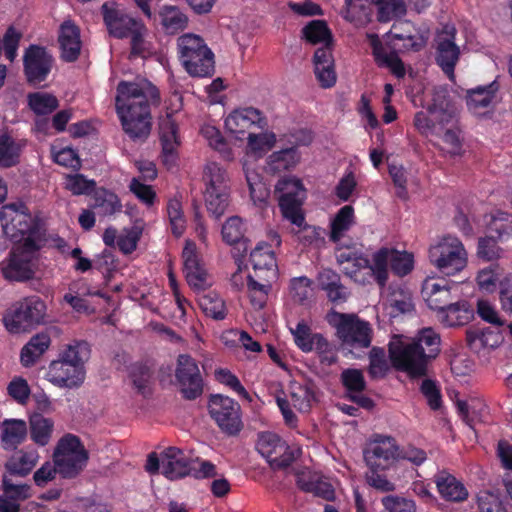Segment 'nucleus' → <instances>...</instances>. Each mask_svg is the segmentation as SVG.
I'll return each mask as SVG.
<instances>
[{"instance_id":"obj_45","label":"nucleus","mask_w":512,"mask_h":512,"mask_svg":"<svg viewBox=\"0 0 512 512\" xmlns=\"http://www.w3.org/2000/svg\"><path fill=\"white\" fill-rule=\"evenodd\" d=\"M243 428L240 404L226 396V436H238Z\"/></svg>"},{"instance_id":"obj_31","label":"nucleus","mask_w":512,"mask_h":512,"mask_svg":"<svg viewBox=\"0 0 512 512\" xmlns=\"http://www.w3.org/2000/svg\"><path fill=\"white\" fill-rule=\"evenodd\" d=\"M38 459L36 450H21L11 456L5 467L10 475L25 476L34 468Z\"/></svg>"},{"instance_id":"obj_11","label":"nucleus","mask_w":512,"mask_h":512,"mask_svg":"<svg viewBox=\"0 0 512 512\" xmlns=\"http://www.w3.org/2000/svg\"><path fill=\"white\" fill-rule=\"evenodd\" d=\"M364 460L369 469H390L399 460V446L391 436L376 435L364 449Z\"/></svg>"},{"instance_id":"obj_36","label":"nucleus","mask_w":512,"mask_h":512,"mask_svg":"<svg viewBox=\"0 0 512 512\" xmlns=\"http://www.w3.org/2000/svg\"><path fill=\"white\" fill-rule=\"evenodd\" d=\"M178 47L181 63L186 62L191 67H194L192 57L202 54V50L209 48L200 36L191 33L184 34L178 39Z\"/></svg>"},{"instance_id":"obj_39","label":"nucleus","mask_w":512,"mask_h":512,"mask_svg":"<svg viewBox=\"0 0 512 512\" xmlns=\"http://www.w3.org/2000/svg\"><path fill=\"white\" fill-rule=\"evenodd\" d=\"M53 427V421L41 414H34L30 417V435L37 445L45 446L49 443Z\"/></svg>"},{"instance_id":"obj_47","label":"nucleus","mask_w":512,"mask_h":512,"mask_svg":"<svg viewBox=\"0 0 512 512\" xmlns=\"http://www.w3.org/2000/svg\"><path fill=\"white\" fill-rule=\"evenodd\" d=\"M376 4L378 8L377 20L382 23L403 17L407 12L404 0H377Z\"/></svg>"},{"instance_id":"obj_30","label":"nucleus","mask_w":512,"mask_h":512,"mask_svg":"<svg viewBox=\"0 0 512 512\" xmlns=\"http://www.w3.org/2000/svg\"><path fill=\"white\" fill-rule=\"evenodd\" d=\"M50 343V336L46 333L33 336L21 350L20 359L23 366H32L49 348Z\"/></svg>"},{"instance_id":"obj_22","label":"nucleus","mask_w":512,"mask_h":512,"mask_svg":"<svg viewBox=\"0 0 512 512\" xmlns=\"http://www.w3.org/2000/svg\"><path fill=\"white\" fill-rule=\"evenodd\" d=\"M244 224L242 219L233 216L226 219V244L232 246L231 255L234 263L241 268L243 258L248 251L247 239L244 238Z\"/></svg>"},{"instance_id":"obj_20","label":"nucleus","mask_w":512,"mask_h":512,"mask_svg":"<svg viewBox=\"0 0 512 512\" xmlns=\"http://www.w3.org/2000/svg\"><path fill=\"white\" fill-rule=\"evenodd\" d=\"M255 125L263 128L266 122L262 118L261 112L253 107L235 109L226 117V131L235 134L239 139H241L239 134L244 135Z\"/></svg>"},{"instance_id":"obj_44","label":"nucleus","mask_w":512,"mask_h":512,"mask_svg":"<svg viewBox=\"0 0 512 512\" xmlns=\"http://www.w3.org/2000/svg\"><path fill=\"white\" fill-rule=\"evenodd\" d=\"M302 197L303 196H277L283 216L298 227H301L305 221L301 213Z\"/></svg>"},{"instance_id":"obj_38","label":"nucleus","mask_w":512,"mask_h":512,"mask_svg":"<svg viewBox=\"0 0 512 512\" xmlns=\"http://www.w3.org/2000/svg\"><path fill=\"white\" fill-rule=\"evenodd\" d=\"M194 67L182 62L185 70L193 77H207L214 72V54L210 48L202 50V54L194 55L191 59Z\"/></svg>"},{"instance_id":"obj_63","label":"nucleus","mask_w":512,"mask_h":512,"mask_svg":"<svg viewBox=\"0 0 512 512\" xmlns=\"http://www.w3.org/2000/svg\"><path fill=\"white\" fill-rule=\"evenodd\" d=\"M274 193L275 196H303L304 188L299 179L286 177L277 182Z\"/></svg>"},{"instance_id":"obj_24","label":"nucleus","mask_w":512,"mask_h":512,"mask_svg":"<svg viewBox=\"0 0 512 512\" xmlns=\"http://www.w3.org/2000/svg\"><path fill=\"white\" fill-rule=\"evenodd\" d=\"M59 45L61 56L65 61H75L81 50L80 30L71 21H64L59 30Z\"/></svg>"},{"instance_id":"obj_50","label":"nucleus","mask_w":512,"mask_h":512,"mask_svg":"<svg viewBox=\"0 0 512 512\" xmlns=\"http://www.w3.org/2000/svg\"><path fill=\"white\" fill-rule=\"evenodd\" d=\"M13 476L8 473L3 477V498L16 503L30 496V486L21 481H14Z\"/></svg>"},{"instance_id":"obj_4","label":"nucleus","mask_w":512,"mask_h":512,"mask_svg":"<svg viewBox=\"0 0 512 512\" xmlns=\"http://www.w3.org/2000/svg\"><path fill=\"white\" fill-rule=\"evenodd\" d=\"M104 22L109 33L116 38L131 37L132 52L142 54L148 50L144 36L147 33L145 25L125 14L115 3H105L102 6Z\"/></svg>"},{"instance_id":"obj_60","label":"nucleus","mask_w":512,"mask_h":512,"mask_svg":"<svg viewBox=\"0 0 512 512\" xmlns=\"http://www.w3.org/2000/svg\"><path fill=\"white\" fill-rule=\"evenodd\" d=\"M245 177L249 187L250 196L256 202H264L268 193L265 184L258 172L244 166Z\"/></svg>"},{"instance_id":"obj_32","label":"nucleus","mask_w":512,"mask_h":512,"mask_svg":"<svg viewBox=\"0 0 512 512\" xmlns=\"http://www.w3.org/2000/svg\"><path fill=\"white\" fill-rule=\"evenodd\" d=\"M315 385L311 381L300 383L293 381L289 387V394L293 406L300 412H308L312 402L315 400Z\"/></svg>"},{"instance_id":"obj_61","label":"nucleus","mask_w":512,"mask_h":512,"mask_svg":"<svg viewBox=\"0 0 512 512\" xmlns=\"http://www.w3.org/2000/svg\"><path fill=\"white\" fill-rule=\"evenodd\" d=\"M246 278L248 290L250 292L251 302L253 303L254 306H257L258 308H263L266 302L268 291L271 288V281H264V283H261L255 280L254 277L251 275H248Z\"/></svg>"},{"instance_id":"obj_42","label":"nucleus","mask_w":512,"mask_h":512,"mask_svg":"<svg viewBox=\"0 0 512 512\" xmlns=\"http://www.w3.org/2000/svg\"><path fill=\"white\" fill-rule=\"evenodd\" d=\"M22 143L7 134H0V166L11 167L19 162Z\"/></svg>"},{"instance_id":"obj_35","label":"nucleus","mask_w":512,"mask_h":512,"mask_svg":"<svg viewBox=\"0 0 512 512\" xmlns=\"http://www.w3.org/2000/svg\"><path fill=\"white\" fill-rule=\"evenodd\" d=\"M373 55L379 66L387 67L397 77L405 76V67L396 51H387L380 42L373 44Z\"/></svg>"},{"instance_id":"obj_19","label":"nucleus","mask_w":512,"mask_h":512,"mask_svg":"<svg viewBox=\"0 0 512 512\" xmlns=\"http://www.w3.org/2000/svg\"><path fill=\"white\" fill-rule=\"evenodd\" d=\"M255 277L262 281H272L277 277L278 266L272 244L258 243L250 253Z\"/></svg>"},{"instance_id":"obj_34","label":"nucleus","mask_w":512,"mask_h":512,"mask_svg":"<svg viewBox=\"0 0 512 512\" xmlns=\"http://www.w3.org/2000/svg\"><path fill=\"white\" fill-rule=\"evenodd\" d=\"M300 155L295 147H289L273 152L267 160L268 170L272 173H279L290 170L299 162Z\"/></svg>"},{"instance_id":"obj_3","label":"nucleus","mask_w":512,"mask_h":512,"mask_svg":"<svg viewBox=\"0 0 512 512\" xmlns=\"http://www.w3.org/2000/svg\"><path fill=\"white\" fill-rule=\"evenodd\" d=\"M305 39L311 44L324 43L313 56L314 72L323 88H330L336 83L334 58L332 55V33L324 20H312L303 29Z\"/></svg>"},{"instance_id":"obj_25","label":"nucleus","mask_w":512,"mask_h":512,"mask_svg":"<svg viewBox=\"0 0 512 512\" xmlns=\"http://www.w3.org/2000/svg\"><path fill=\"white\" fill-rule=\"evenodd\" d=\"M434 482L443 499L450 502H463L468 498V490L464 484L446 470L434 476Z\"/></svg>"},{"instance_id":"obj_41","label":"nucleus","mask_w":512,"mask_h":512,"mask_svg":"<svg viewBox=\"0 0 512 512\" xmlns=\"http://www.w3.org/2000/svg\"><path fill=\"white\" fill-rule=\"evenodd\" d=\"M354 223V209L350 205L342 207L331 222L330 240L340 241Z\"/></svg>"},{"instance_id":"obj_56","label":"nucleus","mask_w":512,"mask_h":512,"mask_svg":"<svg viewBox=\"0 0 512 512\" xmlns=\"http://www.w3.org/2000/svg\"><path fill=\"white\" fill-rule=\"evenodd\" d=\"M266 459L273 468L283 469L294 462L295 456L286 442L282 441L272 450L271 457H266Z\"/></svg>"},{"instance_id":"obj_52","label":"nucleus","mask_w":512,"mask_h":512,"mask_svg":"<svg viewBox=\"0 0 512 512\" xmlns=\"http://www.w3.org/2000/svg\"><path fill=\"white\" fill-rule=\"evenodd\" d=\"M64 187L73 195H88L94 191L96 182L82 174H68L65 176Z\"/></svg>"},{"instance_id":"obj_49","label":"nucleus","mask_w":512,"mask_h":512,"mask_svg":"<svg viewBox=\"0 0 512 512\" xmlns=\"http://www.w3.org/2000/svg\"><path fill=\"white\" fill-rule=\"evenodd\" d=\"M487 229L489 235H494L495 239H501L503 236L509 235L512 232V214L497 211L491 215L487 222Z\"/></svg>"},{"instance_id":"obj_29","label":"nucleus","mask_w":512,"mask_h":512,"mask_svg":"<svg viewBox=\"0 0 512 512\" xmlns=\"http://www.w3.org/2000/svg\"><path fill=\"white\" fill-rule=\"evenodd\" d=\"M27 435L26 422L20 419H6L2 423L1 441L7 450L16 449Z\"/></svg>"},{"instance_id":"obj_26","label":"nucleus","mask_w":512,"mask_h":512,"mask_svg":"<svg viewBox=\"0 0 512 512\" xmlns=\"http://www.w3.org/2000/svg\"><path fill=\"white\" fill-rule=\"evenodd\" d=\"M421 295L429 308L437 311V314L445 309L451 302L450 287L446 284L439 283L433 278L424 280Z\"/></svg>"},{"instance_id":"obj_9","label":"nucleus","mask_w":512,"mask_h":512,"mask_svg":"<svg viewBox=\"0 0 512 512\" xmlns=\"http://www.w3.org/2000/svg\"><path fill=\"white\" fill-rule=\"evenodd\" d=\"M46 315V304L38 296L26 297L18 302L4 317L5 328L10 333H21L41 324Z\"/></svg>"},{"instance_id":"obj_64","label":"nucleus","mask_w":512,"mask_h":512,"mask_svg":"<svg viewBox=\"0 0 512 512\" xmlns=\"http://www.w3.org/2000/svg\"><path fill=\"white\" fill-rule=\"evenodd\" d=\"M386 512H415V504L412 500L398 496H386L382 499Z\"/></svg>"},{"instance_id":"obj_6","label":"nucleus","mask_w":512,"mask_h":512,"mask_svg":"<svg viewBox=\"0 0 512 512\" xmlns=\"http://www.w3.org/2000/svg\"><path fill=\"white\" fill-rule=\"evenodd\" d=\"M0 223L3 233L11 241L18 244L35 241L37 224L24 204L4 205L0 209Z\"/></svg>"},{"instance_id":"obj_2","label":"nucleus","mask_w":512,"mask_h":512,"mask_svg":"<svg viewBox=\"0 0 512 512\" xmlns=\"http://www.w3.org/2000/svg\"><path fill=\"white\" fill-rule=\"evenodd\" d=\"M441 339L432 328L422 329L411 341L396 339L389 343V357L393 366L411 378L426 376L431 359L440 352Z\"/></svg>"},{"instance_id":"obj_18","label":"nucleus","mask_w":512,"mask_h":512,"mask_svg":"<svg viewBox=\"0 0 512 512\" xmlns=\"http://www.w3.org/2000/svg\"><path fill=\"white\" fill-rule=\"evenodd\" d=\"M159 129L162 143V161L167 169H172L177 165V147L180 144L178 126L172 114H167L160 120Z\"/></svg>"},{"instance_id":"obj_43","label":"nucleus","mask_w":512,"mask_h":512,"mask_svg":"<svg viewBox=\"0 0 512 512\" xmlns=\"http://www.w3.org/2000/svg\"><path fill=\"white\" fill-rule=\"evenodd\" d=\"M391 266V249L381 248L373 255L369 268L380 287H384L388 280V266Z\"/></svg>"},{"instance_id":"obj_48","label":"nucleus","mask_w":512,"mask_h":512,"mask_svg":"<svg viewBox=\"0 0 512 512\" xmlns=\"http://www.w3.org/2000/svg\"><path fill=\"white\" fill-rule=\"evenodd\" d=\"M31 110L38 115H46L58 107L57 98L47 92H35L28 96Z\"/></svg>"},{"instance_id":"obj_62","label":"nucleus","mask_w":512,"mask_h":512,"mask_svg":"<svg viewBox=\"0 0 512 512\" xmlns=\"http://www.w3.org/2000/svg\"><path fill=\"white\" fill-rule=\"evenodd\" d=\"M480 512H507L499 493L484 491L477 497Z\"/></svg>"},{"instance_id":"obj_17","label":"nucleus","mask_w":512,"mask_h":512,"mask_svg":"<svg viewBox=\"0 0 512 512\" xmlns=\"http://www.w3.org/2000/svg\"><path fill=\"white\" fill-rule=\"evenodd\" d=\"M184 273L188 284L195 290H204L208 285V274L197 251L196 244L186 240L182 252Z\"/></svg>"},{"instance_id":"obj_5","label":"nucleus","mask_w":512,"mask_h":512,"mask_svg":"<svg viewBox=\"0 0 512 512\" xmlns=\"http://www.w3.org/2000/svg\"><path fill=\"white\" fill-rule=\"evenodd\" d=\"M328 323L335 328L336 336L342 347L368 348L372 343L373 329L369 322L356 314L341 313L332 310L327 314Z\"/></svg>"},{"instance_id":"obj_53","label":"nucleus","mask_w":512,"mask_h":512,"mask_svg":"<svg viewBox=\"0 0 512 512\" xmlns=\"http://www.w3.org/2000/svg\"><path fill=\"white\" fill-rule=\"evenodd\" d=\"M341 383L346 390V397L349 394L361 393L366 389V381L361 370L348 368L340 375Z\"/></svg>"},{"instance_id":"obj_16","label":"nucleus","mask_w":512,"mask_h":512,"mask_svg":"<svg viewBox=\"0 0 512 512\" xmlns=\"http://www.w3.org/2000/svg\"><path fill=\"white\" fill-rule=\"evenodd\" d=\"M85 375V367L57 359L50 363L47 379L59 388L74 389L82 385L85 380Z\"/></svg>"},{"instance_id":"obj_55","label":"nucleus","mask_w":512,"mask_h":512,"mask_svg":"<svg viewBox=\"0 0 512 512\" xmlns=\"http://www.w3.org/2000/svg\"><path fill=\"white\" fill-rule=\"evenodd\" d=\"M199 305L206 316L216 320L224 318V300L213 292L199 298Z\"/></svg>"},{"instance_id":"obj_28","label":"nucleus","mask_w":512,"mask_h":512,"mask_svg":"<svg viewBox=\"0 0 512 512\" xmlns=\"http://www.w3.org/2000/svg\"><path fill=\"white\" fill-rule=\"evenodd\" d=\"M337 263L343 272L353 277L357 272L370 266V260L355 248L340 247L336 251Z\"/></svg>"},{"instance_id":"obj_27","label":"nucleus","mask_w":512,"mask_h":512,"mask_svg":"<svg viewBox=\"0 0 512 512\" xmlns=\"http://www.w3.org/2000/svg\"><path fill=\"white\" fill-rule=\"evenodd\" d=\"M474 316L471 305L465 301L450 302L439 314L441 323L448 327L462 326L467 324Z\"/></svg>"},{"instance_id":"obj_23","label":"nucleus","mask_w":512,"mask_h":512,"mask_svg":"<svg viewBox=\"0 0 512 512\" xmlns=\"http://www.w3.org/2000/svg\"><path fill=\"white\" fill-rule=\"evenodd\" d=\"M295 344L303 352L308 353L316 350L318 354H324L330 350L327 339L319 333H312L311 328L305 321H300L295 329H290Z\"/></svg>"},{"instance_id":"obj_15","label":"nucleus","mask_w":512,"mask_h":512,"mask_svg":"<svg viewBox=\"0 0 512 512\" xmlns=\"http://www.w3.org/2000/svg\"><path fill=\"white\" fill-rule=\"evenodd\" d=\"M176 378L186 399H195L202 393L203 382L199 368L189 355H179Z\"/></svg>"},{"instance_id":"obj_37","label":"nucleus","mask_w":512,"mask_h":512,"mask_svg":"<svg viewBox=\"0 0 512 512\" xmlns=\"http://www.w3.org/2000/svg\"><path fill=\"white\" fill-rule=\"evenodd\" d=\"M159 15L163 28L169 34H175L187 26V16L176 6H163Z\"/></svg>"},{"instance_id":"obj_13","label":"nucleus","mask_w":512,"mask_h":512,"mask_svg":"<svg viewBox=\"0 0 512 512\" xmlns=\"http://www.w3.org/2000/svg\"><path fill=\"white\" fill-rule=\"evenodd\" d=\"M455 36L456 28L445 25L435 38L436 63L450 79L454 77L455 66L460 57V48L455 43Z\"/></svg>"},{"instance_id":"obj_10","label":"nucleus","mask_w":512,"mask_h":512,"mask_svg":"<svg viewBox=\"0 0 512 512\" xmlns=\"http://www.w3.org/2000/svg\"><path fill=\"white\" fill-rule=\"evenodd\" d=\"M37 245L35 241L16 245L6 262L2 263L1 272L10 281L23 282L31 279L36 269Z\"/></svg>"},{"instance_id":"obj_1","label":"nucleus","mask_w":512,"mask_h":512,"mask_svg":"<svg viewBox=\"0 0 512 512\" xmlns=\"http://www.w3.org/2000/svg\"><path fill=\"white\" fill-rule=\"evenodd\" d=\"M158 91L146 79L121 81L117 86L116 110L123 129L131 138H145L151 129L150 103Z\"/></svg>"},{"instance_id":"obj_12","label":"nucleus","mask_w":512,"mask_h":512,"mask_svg":"<svg viewBox=\"0 0 512 512\" xmlns=\"http://www.w3.org/2000/svg\"><path fill=\"white\" fill-rule=\"evenodd\" d=\"M205 204L208 212L216 219L224 214V172L219 164L210 162L204 173Z\"/></svg>"},{"instance_id":"obj_54","label":"nucleus","mask_w":512,"mask_h":512,"mask_svg":"<svg viewBox=\"0 0 512 512\" xmlns=\"http://www.w3.org/2000/svg\"><path fill=\"white\" fill-rule=\"evenodd\" d=\"M167 216L172 233L176 237H180L186 229V219L183 214L181 202L178 199L168 201Z\"/></svg>"},{"instance_id":"obj_46","label":"nucleus","mask_w":512,"mask_h":512,"mask_svg":"<svg viewBox=\"0 0 512 512\" xmlns=\"http://www.w3.org/2000/svg\"><path fill=\"white\" fill-rule=\"evenodd\" d=\"M90 356V346L85 341H74L69 344L60 354L59 360L70 364H79L84 367V363Z\"/></svg>"},{"instance_id":"obj_8","label":"nucleus","mask_w":512,"mask_h":512,"mask_svg":"<svg viewBox=\"0 0 512 512\" xmlns=\"http://www.w3.org/2000/svg\"><path fill=\"white\" fill-rule=\"evenodd\" d=\"M429 260L439 272L451 276L467 265V253L462 242L453 236L441 239L429 249Z\"/></svg>"},{"instance_id":"obj_21","label":"nucleus","mask_w":512,"mask_h":512,"mask_svg":"<svg viewBox=\"0 0 512 512\" xmlns=\"http://www.w3.org/2000/svg\"><path fill=\"white\" fill-rule=\"evenodd\" d=\"M190 460L183 450L169 447L161 453V472L170 479L176 480L190 474Z\"/></svg>"},{"instance_id":"obj_33","label":"nucleus","mask_w":512,"mask_h":512,"mask_svg":"<svg viewBox=\"0 0 512 512\" xmlns=\"http://www.w3.org/2000/svg\"><path fill=\"white\" fill-rule=\"evenodd\" d=\"M499 89L497 81H493L485 86H477L467 91L466 102L470 109L478 110L488 107L495 98Z\"/></svg>"},{"instance_id":"obj_14","label":"nucleus","mask_w":512,"mask_h":512,"mask_svg":"<svg viewBox=\"0 0 512 512\" xmlns=\"http://www.w3.org/2000/svg\"><path fill=\"white\" fill-rule=\"evenodd\" d=\"M23 64L27 81L37 85L47 79L52 70L54 59L46 48L30 45L25 51Z\"/></svg>"},{"instance_id":"obj_57","label":"nucleus","mask_w":512,"mask_h":512,"mask_svg":"<svg viewBox=\"0 0 512 512\" xmlns=\"http://www.w3.org/2000/svg\"><path fill=\"white\" fill-rule=\"evenodd\" d=\"M142 226L135 224L131 228L124 229L118 236L117 246L124 254L132 253L142 235Z\"/></svg>"},{"instance_id":"obj_40","label":"nucleus","mask_w":512,"mask_h":512,"mask_svg":"<svg viewBox=\"0 0 512 512\" xmlns=\"http://www.w3.org/2000/svg\"><path fill=\"white\" fill-rule=\"evenodd\" d=\"M93 208L100 216H111L122 208L119 197L106 189H100L95 193Z\"/></svg>"},{"instance_id":"obj_51","label":"nucleus","mask_w":512,"mask_h":512,"mask_svg":"<svg viewBox=\"0 0 512 512\" xmlns=\"http://www.w3.org/2000/svg\"><path fill=\"white\" fill-rule=\"evenodd\" d=\"M389 370L386 353L383 348L373 347L369 352L368 373L371 378H384Z\"/></svg>"},{"instance_id":"obj_59","label":"nucleus","mask_w":512,"mask_h":512,"mask_svg":"<svg viewBox=\"0 0 512 512\" xmlns=\"http://www.w3.org/2000/svg\"><path fill=\"white\" fill-rule=\"evenodd\" d=\"M413 265V254L391 249V270L394 274L401 277L405 276L412 271Z\"/></svg>"},{"instance_id":"obj_7","label":"nucleus","mask_w":512,"mask_h":512,"mask_svg":"<svg viewBox=\"0 0 512 512\" xmlns=\"http://www.w3.org/2000/svg\"><path fill=\"white\" fill-rule=\"evenodd\" d=\"M53 459L58 473L64 478H72L86 466L88 452L77 436L66 434L58 441Z\"/></svg>"},{"instance_id":"obj_58","label":"nucleus","mask_w":512,"mask_h":512,"mask_svg":"<svg viewBox=\"0 0 512 512\" xmlns=\"http://www.w3.org/2000/svg\"><path fill=\"white\" fill-rule=\"evenodd\" d=\"M247 140L248 148L253 153L262 156L274 146L276 136L274 133H249Z\"/></svg>"}]
</instances>
